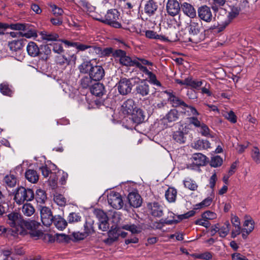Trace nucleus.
I'll list each match as a JSON object with an SVG mask.
<instances>
[{
  "label": "nucleus",
  "instance_id": "f257e3e1",
  "mask_svg": "<svg viewBox=\"0 0 260 260\" xmlns=\"http://www.w3.org/2000/svg\"><path fill=\"white\" fill-rule=\"evenodd\" d=\"M114 55L119 58V62L121 64L127 67H136L140 69L142 65H153L152 62L144 58H136L132 59L126 55V52L123 50H115Z\"/></svg>",
  "mask_w": 260,
  "mask_h": 260
},
{
  "label": "nucleus",
  "instance_id": "f03ea898",
  "mask_svg": "<svg viewBox=\"0 0 260 260\" xmlns=\"http://www.w3.org/2000/svg\"><path fill=\"white\" fill-rule=\"evenodd\" d=\"M22 228L28 230L29 234L31 238L35 239L41 238L46 239L51 237L49 234H44L42 230L39 229L41 226L40 223L34 220H24Z\"/></svg>",
  "mask_w": 260,
  "mask_h": 260
},
{
  "label": "nucleus",
  "instance_id": "7ed1b4c3",
  "mask_svg": "<svg viewBox=\"0 0 260 260\" xmlns=\"http://www.w3.org/2000/svg\"><path fill=\"white\" fill-rule=\"evenodd\" d=\"M96 19L102 22L105 23L115 28L121 27L120 22V14L116 9L108 10L104 17H100Z\"/></svg>",
  "mask_w": 260,
  "mask_h": 260
},
{
  "label": "nucleus",
  "instance_id": "20e7f679",
  "mask_svg": "<svg viewBox=\"0 0 260 260\" xmlns=\"http://www.w3.org/2000/svg\"><path fill=\"white\" fill-rule=\"evenodd\" d=\"M14 200L18 205L22 204L25 201H30L34 198V191L30 188L23 186L17 188L14 192Z\"/></svg>",
  "mask_w": 260,
  "mask_h": 260
},
{
  "label": "nucleus",
  "instance_id": "39448f33",
  "mask_svg": "<svg viewBox=\"0 0 260 260\" xmlns=\"http://www.w3.org/2000/svg\"><path fill=\"white\" fill-rule=\"evenodd\" d=\"M94 222L93 219L91 217H87L83 225V232H74L72 234L73 237L76 240H81L93 234L95 232Z\"/></svg>",
  "mask_w": 260,
  "mask_h": 260
},
{
  "label": "nucleus",
  "instance_id": "423d86ee",
  "mask_svg": "<svg viewBox=\"0 0 260 260\" xmlns=\"http://www.w3.org/2000/svg\"><path fill=\"white\" fill-rule=\"evenodd\" d=\"M132 78H122L116 84L118 92L122 95H125L129 93L133 86Z\"/></svg>",
  "mask_w": 260,
  "mask_h": 260
},
{
  "label": "nucleus",
  "instance_id": "0eeeda50",
  "mask_svg": "<svg viewBox=\"0 0 260 260\" xmlns=\"http://www.w3.org/2000/svg\"><path fill=\"white\" fill-rule=\"evenodd\" d=\"M108 202L113 208L120 209L123 206V202L119 193L111 191L107 196Z\"/></svg>",
  "mask_w": 260,
  "mask_h": 260
},
{
  "label": "nucleus",
  "instance_id": "6e6552de",
  "mask_svg": "<svg viewBox=\"0 0 260 260\" xmlns=\"http://www.w3.org/2000/svg\"><path fill=\"white\" fill-rule=\"evenodd\" d=\"M41 218L43 224L46 226H50L54 218L51 209L47 207H42L40 209Z\"/></svg>",
  "mask_w": 260,
  "mask_h": 260
},
{
  "label": "nucleus",
  "instance_id": "1a4fd4ad",
  "mask_svg": "<svg viewBox=\"0 0 260 260\" xmlns=\"http://www.w3.org/2000/svg\"><path fill=\"white\" fill-rule=\"evenodd\" d=\"M145 36L148 38L159 40L164 42H173L177 40L176 34H174L173 35H170L169 36L166 37L162 35H158L156 32L151 30L145 31Z\"/></svg>",
  "mask_w": 260,
  "mask_h": 260
},
{
  "label": "nucleus",
  "instance_id": "9d476101",
  "mask_svg": "<svg viewBox=\"0 0 260 260\" xmlns=\"http://www.w3.org/2000/svg\"><path fill=\"white\" fill-rule=\"evenodd\" d=\"M192 164L187 165V168L193 169V166L197 167L203 166L206 164L207 157L201 153H194L191 157Z\"/></svg>",
  "mask_w": 260,
  "mask_h": 260
},
{
  "label": "nucleus",
  "instance_id": "9b49d317",
  "mask_svg": "<svg viewBox=\"0 0 260 260\" xmlns=\"http://www.w3.org/2000/svg\"><path fill=\"white\" fill-rule=\"evenodd\" d=\"M105 70L101 66H93L89 76L93 81H98L102 80L105 76Z\"/></svg>",
  "mask_w": 260,
  "mask_h": 260
},
{
  "label": "nucleus",
  "instance_id": "f8f14e48",
  "mask_svg": "<svg viewBox=\"0 0 260 260\" xmlns=\"http://www.w3.org/2000/svg\"><path fill=\"white\" fill-rule=\"evenodd\" d=\"M198 13L199 18L202 20L210 22L212 19V14L210 8L205 5L200 7L198 10Z\"/></svg>",
  "mask_w": 260,
  "mask_h": 260
},
{
  "label": "nucleus",
  "instance_id": "ddd939ff",
  "mask_svg": "<svg viewBox=\"0 0 260 260\" xmlns=\"http://www.w3.org/2000/svg\"><path fill=\"white\" fill-rule=\"evenodd\" d=\"M135 90L136 94H139L142 96H146L149 94L150 92L149 85L146 80H141L137 84Z\"/></svg>",
  "mask_w": 260,
  "mask_h": 260
},
{
  "label": "nucleus",
  "instance_id": "4468645a",
  "mask_svg": "<svg viewBox=\"0 0 260 260\" xmlns=\"http://www.w3.org/2000/svg\"><path fill=\"white\" fill-rule=\"evenodd\" d=\"M166 8L167 13L172 16L178 15L181 10V6L177 0H168Z\"/></svg>",
  "mask_w": 260,
  "mask_h": 260
},
{
  "label": "nucleus",
  "instance_id": "2eb2a0df",
  "mask_svg": "<svg viewBox=\"0 0 260 260\" xmlns=\"http://www.w3.org/2000/svg\"><path fill=\"white\" fill-rule=\"evenodd\" d=\"M147 207L150 210V213L154 217H160L164 213V207L157 202L148 204Z\"/></svg>",
  "mask_w": 260,
  "mask_h": 260
},
{
  "label": "nucleus",
  "instance_id": "dca6fc26",
  "mask_svg": "<svg viewBox=\"0 0 260 260\" xmlns=\"http://www.w3.org/2000/svg\"><path fill=\"white\" fill-rule=\"evenodd\" d=\"M8 222L11 227L15 228L17 226L22 227L24 220L21 219V215L18 213L13 212L9 214L8 215Z\"/></svg>",
  "mask_w": 260,
  "mask_h": 260
},
{
  "label": "nucleus",
  "instance_id": "f3484780",
  "mask_svg": "<svg viewBox=\"0 0 260 260\" xmlns=\"http://www.w3.org/2000/svg\"><path fill=\"white\" fill-rule=\"evenodd\" d=\"M186 126L184 127L182 126L181 127H179L177 131L173 133L172 137L176 142L179 144L185 143L186 140L185 135L188 133V132H186Z\"/></svg>",
  "mask_w": 260,
  "mask_h": 260
},
{
  "label": "nucleus",
  "instance_id": "a211bd4d",
  "mask_svg": "<svg viewBox=\"0 0 260 260\" xmlns=\"http://www.w3.org/2000/svg\"><path fill=\"white\" fill-rule=\"evenodd\" d=\"M137 108L135 101L132 99H128L123 103L121 110L124 114L130 115Z\"/></svg>",
  "mask_w": 260,
  "mask_h": 260
},
{
  "label": "nucleus",
  "instance_id": "6ab92c4d",
  "mask_svg": "<svg viewBox=\"0 0 260 260\" xmlns=\"http://www.w3.org/2000/svg\"><path fill=\"white\" fill-rule=\"evenodd\" d=\"M130 115L131 116V119L135 123L140 124L145 121V112L139 108H137Z\"/></svg>",
  "mask_w": 260,
  "mask_h": 260
},
{
  "label": "nucleus",
  "instance_id": "aec40b11",
  "mask_svg": "<svg viewBox=\"0 0 260 260\" xmlns=\"http://www.w3.org/2000/svg\"><path fill=\"white\" fill-rule=\"evenodd\" d=\"M129 205L134 207L138 208L142 203V199L139 194L136 192H130L127 197Z\"/></svg>",
  "mask_w": 260,
  "mask_h": 260
},
{
  "label": "nucleus",
  "instance_id": "412c9836",
  "mask_svg": "<svg viewBox=\"0 0 260 260\" xmlns=\"http://www.w3.org/2000/svg\"><path fill=\"white\" fill-rule=\"evenodd\" d=\"M181 10L183 13L190 18L196 17L197 13L194 8L190 4L184 2L181 4Z\"/></svg>",
  "mask_w": 260,
  "mask_h": 260
},
{
  "label": "nucleus",
  "instance_id": "4be33fe9",
  "mask_svg": "<svg viewBox=\"0 0 260 260\" xmlns=\"http://www.w3.org/2000/svg\"><path fill=\"white\" fill-rule=\"evenodd\" d=\"M158 8V5L153 0L148 1L144 6V14L148 16L154 15Z\"/></svg>",
  "mask_w": 260,
  "mask_h": 260
},
{
  "label": "nucleus",
  "instance_id": "5701e85b",
  "mask_svg": "<svg viewBox=\"0 0 260 260\" xmlns=\"http://www.w3.org/2000/svg\"><path fill=\"white\" fill-rule=\"evenodd\" d=\"M170 217L173 218V219L170 220L168 218L161 219L160 220V223L162 224L171 225L173 224H176L184 219H187L185 213L181 215H179L177 216V219H175V214L171 212L170 213Z\"/></svg>",
  "mask_w": 260,
  "mask_h": 260
},
{
  "label": "nucleus",
  "instance_id": "b1692460",
  "mask_svg": "<svg viewBox=\"0 0 260 260\" xmlns=\"http://www.w3.org/2000/svg\"><path fill=\"white\" fill-rule=\"evenodd\" d=\"M167 93L169 95L168 100L172 104L173 107H181L182 109H184V107L187 106V104L184 101L176 96L172 92H167Z\"/></svg>",
  "mask_w": 260,
  "mask_h": 260
},
{
  "label": "nucleus",
  "instance_id": "393cba45",
  "mask_svg": "<svg viewBox=\"0 0 260 260\" xmlns=\"http://www.w3.org/2000/svg\"><path fill=\"white\" fill-rule=\"evenodd\" d=\"M187 28L190 35L195 36L200 32L202 29V24L194 21H190L187 26Z\"/></svg>",
  "mask_w": 260,
  "mask_h": 260
},
{
  "label": "nucleus",
  "instance_id": "a878e982",
  "mask_svg": "<svg viewBox=\"0 0 260 260\" xmlns=\"http://www.w3.org/2000/svg\"><path fill=\"white\" fill-rule=\"evenodd\" d=\"M140 70L148 76L149 82L151 84L158 87H160L161 86L160 82L157 80L155 75L152 72L149 71L146 67L142 65V67H141Z\"/></svg>",
  "mask_w": 260,
  "mask_h": 260
},
{
  "label": "nucleus",
  "instance_id": "bb28decb",
  "mask_svg": "<svg viewBox=\"0 0 260 260\" xmlns=\"http://www.w3.org/2000/svg\"><path fill=\"white\" fill-rule=\"evenodd\" d=\"M179 114L177 110L173 109L170 110L164 116L163 120L164 121L169 123L175 122L179 119Z\"/></svg>",
  "mask_w": 260,
  "mask_h": 260
},
{
  "label": "nucleus",
  "instance_id": "cd10ccee",
  "mask_svg": "<svg viewBox=\"0 0 260 260\" xmlns=\"http://www.w3.org/2000/svg\"><path fill=\"white\" fill-rule=\"evenodd\" d=\"M76 59V57L74 53H66L65 55L62 56L61 57H58V61L60 64L69 65L72 61L75 62Z\"/></svg>",
  "mask_w": 260,
  "mask_h": 260
},
{
  "label": "nucleus",
  "instance_id": "c85d7f7f",
  "mask_svg": "<svg viewBox=\"0 0 260 260\" xmlns=\"http://www.w3.org/2000/svg\"><path fill=\"white\" fill-rule=\"evenodd\" d=\"M105 87L102 83H96L93 85L90 88L91 93L97 96L103 95L105 93Z\"/></svg>",
  "mask_w": 260,
  "mask_h": 260
},
{
  "label": "nucleus",
  "instance_id": "c756f323",
  "mask_svg": "<svg viewBox=\"0 0 260 260\" xmlns=\"http://www.w3.org/2000/svg\"><path fill=\"white\" fill-rule=\"evenodd\" d=\"M59 42H61L64 45V47L66 48H75L76 49H88L90 46L83 45L79 42L70 41L66 40H59Z\"/></svg>",
  "mask_w": 260,
  "mask_h": 260
},
{
  "label": "nucleus",
  "instance_id": "7c9ffc66",
  "mask_svg": "<svg viewBox=\"0 0 260 260\" xmlns=\"http://www.w3.org/2000/svg\"><path fill=\"white\" fill-rule=\"evenodd\" d=\"M52 223L58 230L62 231L67 226V221L60 215L54 216Z\"/></svg>",
  "mask_w": 260,
  "mask_h": 260
},
{
  "label": "nucleus",
  "instance_id": "2f4dec72",
  "mask_svg": "<svg viewBox=\"0 0 260 260\" xmlns=\"http://www.w3.org/2000/svg\"><path fill=\"white\" fill-rule=\"evenodd\" d=\"M25 177L28 181L32 183H37L39 178V175L37 172L32 169H28L26 171L25 173Z\"/></svg>",
  "mask_w": 260,
  "mask_h": 260
},
{
  "label": "nucleus",
  "instance_id": "473e14b6",
  "mask_svg": "<svg viewBox=\"0 0 260 260\" xmlns=\"http://www.w3.org/2000/svg\"><path fill=\"white\" fill-rule=\"evenodd\" d=\"M210 145L207 140L199 139L194 142L192 147L196 149L201 150L210 148Z\"/></svg>",
  "mask_w": 260,
  "mask_h": 260
},
{
  "label": "nucleus",
  "instance_id": "72a5a7b5",
  "mask_svg": "<svg viewBox=\"0 0 260 260\" xmlns=\"http://www.w3.org/2000/svg\"><path fill=\"white\" fill-rule=\"evenodd\" d=\"M0 92L4 95L12 96L13 94L12 86L7 82L0 84Z\"/></svg>",
  "mask_w": 260,
  "mask_h": 260
},
{
  "label": "nucleus",
  "instance_id": "f704fd0d",
  "mask_svg": "<svg viewBox=\"0 0 260 260\" xmlns=\"http://www.w3.org/2000/svg\"><path fill=\"white\" fill-rule=\"evenodd\" d=\"M245 227L247 226V228H244L242 230V236L243 239H246L247 235L252 232L254 229L253 221L251 220H245L244 223Z\"/></svg>",
  "mask_w": 260,
  "mask_h": 260
},
{
  "label": "nucleus",
  "instance_id": "c9c22d12",
  "mask_svg": "<svg viewBox=\"0 0 260 260\" xmlns=\"http://www.w3.org/2000/svg\"><path fill=\"white\" fill-rule=\"evenodd\" d=\"M39 35L41 38L47 41H52L56 40L58 38V35L56 33H50L46 31H41L39 32Z\"/></svg>",
  "mask_w": 260,
  "mask_h": 260
},
{
  "label": "nucleus",
  "instance_id": "e433bc0d",
  "mask_svg": "<svg viewBox=\"0 0 260 260\" xmlns=\"http://www.w3.org/2000/svg\"><path fill=\"white\" fill-rule=\"evenodd\" d=\"M177 191L173 187H169L165 193V197L170 203L175 202L176 199Z\"/></svg>",
  "mask_w": 260,
  "mask_h": 260
},
{
  "label": "nucleus",
  "instance_id": "4c0bfd02",
  "mask_svg": "<svg viewBox=\"0 0 260 260\" xmlns=\"http://www.w3.org/2000/svg\"><path fill=\"white\" fill-rule=\"evenodd\" d=\"M4 182L9 187H14L17 183V178L14 174L10 173L4 178Z\"/></svg>",
  "mask_w": 260,
  "mask_h": 260
},
{
  "label": "nucleus",
  "instance_id": "58836bf2",
  "mask_svg": "<svg viewBox=\"0 0 260 260\" xmlns=\"http://www.w3.org/2000/svg\"><path fill=\"white\" fill-rule=\"evenodd\" d=\"M26 44V40H15L9 42L8 46L10 49H21L23 48Z\"/></svg>",
  "mask_w": 260,
  "mask_h": 260
},
{
  "label": "nucleus",
  "instance_id": "ea45409f",
  "mask_svg": "<svg viewBox=\"0 0 260 260\" xmlns=\"http://www.w3.org/2000/svg\"><path fill=\"white\" fill-rule=\"evenodd\" d=\"M93 66L90 61H86L81 63L78 68L81 73L88 74L89 75Z\"/></svg>",
  "mask_w": 260,
  "mask_h": 260
},
{
  "label": "nucleus",
  "instance_id": "a19ab883",
  "mask_svg": "<svg viewBox=\"0 0 260 260\" xmlns=\"http://www.w3.org/2000/svg\"><path fill=\"white\" fill-rule=\"evenodd\" d=\"M47 200L45 191L41 189H38L36 192V200L38 203L44 204Z\"/></svg>",
  "mask_w": 260,
  "mask_h": 260
},
{
  "label": "nucleus",
  "instance_id": "79ce46f5",
  "mask_svg": "<svg viewBox=\"0 0 260 260\" xmlns=\"http://www.w3.org/2000/svg\"><path fill=\"white\" fill-rule=\"evenodd\" d=\"M122 229L129 231L133 234H138L141 232V228L139 225L134 224H127L123 225Z\"/></svg>",
  "mask_w": 260,
  "mask_h": 260
},
{
  "label": "nucleus",
  "instance_id": "37998d69",
  "mask_svg": "<svg viewBox=\"0 0 260 260\" xmlns=\"http://www.w3.org/2000/svg\"><path fill=\"white\" fill-rule=\"evenodd\" d=\"M35 211L34 207L30 203H26L22 206V212L25 216H30L35 213Z\"/></svg>",
  "mask_w": 260,
  "mask_h": 260
},
{
  "label": "nucleus",
  "instance_id": "c03bdc74",
  "mask_svg": "<svg viewBox=\"0 0 260 260\" xmlns=\"http://www.w3.org/2000/svg\"><path fill=\"white\" fill-rule=\"evenodd\" d=\"M230 222L227 221L224 223L223 226L221 227L219 226L218 234L219 236L224 238L228 235L230 231Z\"/></svg>",
  "mask_w": 260,
  "mask_h": 260
},
{
  "label": "nucleus",
  "instance_id": "a18cd8bd",
  "mask_svg": "<svg viewBox=\"0 0 260 260\" xmlns=\"http://www.w3.org/2000/svg\"><path fill=\"white\" fill-rule=\"evenodd\" d=\"M239 13V11L237 8H233L232 9L231 12H230L228 14V20L225 21L224 22V25L223 28H225L229 23L231 20L235 18Z\"/></svg>",
  "mask_w": 260,
  "mask_h": 260
},
{
  "label": "nucleus",
  "instance_id": "49530a36",
  "mask_svg": "<svg viewBox=\"0 0 260 260\" xmlns=\"http://www.w3.org/2000/svg\"><path fill=\"white\" fill-rule=\"evenodd\" d=\"M108 236V238L104 240V242L106 244L110 245L118 240V236L114 231H109Z\"/></svg>",
  "mask_w": 260,
  "mask_h": 260
},
{
  "label": "nucleus",
  "instance_id": "de8ad7c7",
  "mask_svg": "<svg viewBox=\"0 0 260 260\" xmlns=\"http://www.w3.org/2000/svg\"><path fill=\"white\" fill-rule=\"evenodd\" d=\"M226 2V0H212L211 6L214 12H217L219 8L223 7Z\"/></svg>",
  "mask_w": 260,
  "mask_h": 260
},
{
  "label": "nucleus",
  "instance_id": "09e8293b",
  "mask_svg": "<svg viewBox=\"0 0 260 260\" xmlns=\"http://www.w3.org/2000/svg\"><path fill=\"white\" fill-rule=\"evenodd\" d=\"M92 78L90 76H85L82 78L80 80V85L83 88H87L88 87L92 86Z\"/></svg>",
  "mask_w": 260,
  "mask_h": 260
},
{
  "label": "nucleus",
  "instance_id": "8fccbe9b",
  "mask_svg": "<svg viewBox=\"0 0 260 260\" xmlns=\"http://www.w3.org/2000/svg\"><path fill=\"white\" fill-rule=\"evenodd\" d=\"M222 163V158L220 156L216 155L211 157L210 161V165L212 167L217 168L221 166Z\"/></svg>",
  "mask_w": 260,
  "mask_h": 260
},
{
  "label": "nucleus",
  "instance_id": "3c124183",
  "mask_svg": "<svg viewBox=\"0 0 260 260\" xmlns=\"http://www.w3.org/2000/svg\"><path fill=\"white\" fill-rule=\"evenodd\" d=\"M99 222L108 220V217L105 212L99 209H95L93 212Z\"/></svg>",
  "mask_w": 260,
  "mask_h": 260
},
{
  "label": "nucleus",
  "instance_id": "603ef678",
  "mask_svg": "<svg viewBox=\"0 0 260 260\" xmlns=\"http://www.w3.org/2000/svg\"><path fill=\"white\" fill-rule=\"evenodd\" d=\"M189 125H192L194 126L195 128H199L201 126L202 123L203 122L200 120L197 117V116H191L187 118Z\"/></svg>",
  "mask_w": 260,
  "mask_h": 260
},
{
  "label": "nucleus",
  "instance_id": "864d4df0",
  "mask_svg": "<svg viewBox=\"0 0 260 260\" xmlns=\"http://www.w3.org/2000/svg\"><path fill=\"white\" fill-rule=\"evenodd\" d=\"M212 202L211 198L208 197L204 199L201 203L197 204L195 205V209H201L203 207H208L210 206Z\"/></svg>",
  "mask_w": 260,
  "mask_h": 260
},
{
  "label": "nucleus",
  "instance_id": "5fc2aeb1",
  "mask_svg": "<svg viewBox=\"0 0 260 260\" xmlns=\"http://www.w3.org/2000/svg\"><path fill=\"white\" fill-rule=\"evenodd\" d=\"M81 217L79 213L72 212L70 213L68 217L69 223L77 222L81 220Z\"/></svg>",
  "mask_w": 260,
  "mask_h": 260
},
{
  "label": "nucleus",
  "instance_id": "6e6d98bb",
  "mask_svg": "<svg viewBox=\"0 0 260 260\" xmlns=\"http://www.w3.org/2000/svg\"><path fill=\"white\" fill-rule=\"evenodd\" d=\"M184 185L185 187L191 190H196L198 187V185L196 182L191 179H188L184 181Z\"/></svg>",
  "mask_w": 260,
  "mask_h": 260
},
{
  "label": "nucleus",
  "instance_id": "4d7b16f0",
  "mask_svg": "<svg viewBox=\"0 0 260 260\" xmlns=\"http://www.w3.org/2000/svg\"><path fill=\"white\" fill-rule=\"evenodd\" d=\"M251 157L257 164L260 162V152L257 147H254L251 151Z\"/></svg>",
  "mask_w": 260,
  "mask_h": 260
},
{
  "label": "nucleus",
  "instance_id": "13d9d810",
  "mask_svg": "<svg viewBox=\"0 0 260 260\" xmlns=\"http://www.w3.org/2000/svg\"><path fill=\"white\" fill-rule=\"evenodd\" d=\"M54 201L60 206H64L66 204V199L60 194L54 196Z\"/></svg>",
  "mask_w": 260,
  "mask_h": 260
},
{
  "label": "nucleus",
  "instance_id": "bf43d9fd",
  "mask_svg": "<svg viewBox=\"0 0 260 260\" xmlns=\"http://www.w3.org/2000/svg\"><path fill=\"white\" fill-rule=\"evenodd\" d=\"M224 116L229 121L233 123H235L237 122V116L233 111L226 112L224 114Z\"/></svg>",
  "mask_w": 260,
  "mask_h": 260
},
{
  "label": "nucleus",
  "instance_id": "052dcab7",
  "mask_svg": "<svg viewBox=\"0 0 260 260\" xmlns=\"http://www.w3.org/2000/svg\"><path fill=\"white\" fill-rule=\"evenodd\" d=\"M200 132L202 134V136L208 137L210 135V129L208 126L204 122L202 123L201 126L199 127Z\"/></svg>",
  "mask_w": 260,
  "mask_h": 260
},
{
  "label": "nucleus",
  "instance_id": "680f3d73",
  "mask_svg": "<svg viewBox=\"0 0 260 260\" xmlns=\"http://www.w3.org/2000/svg\"><path fill=\"white\" fill-rule=\"evenodd\" d=\"M12 251L4 249L2 250V253L5 256L4 260H15L13 255H12Z\"/></svg>",
  "mask_w": 260,
  "mask_h": 260
},
{
  "label": "nucleus",
  "instance_id": "e2e57ef3",
  "mask_svg": "<svg viewBox=\"0 0 260 260\" xmlns=\"http://www.w3.org/2000/svg\"><path fill=\"white\" fill-rule=\"evenodd\" d=\"M9 209V205L7 203L3 202L0 203V217L7 213Z\"/></svg>",
  "mask_w": 260,
  "mask_h": 260
},
{
  "label": "nucleus",
  "instance_id": "0e129e2a",
  "mask_svg": "<svg viewBox=\"0 0 260 260\" xmlns=\"http://www.w3.org/2000/svg\"><path fill=\"white\" fill-rule=\"evenodd\" d=\"M202 217L204 219H207V220H211L215 218L216 217V214L214 213L213 212L207 211L205 212L202 214Z\"/></svg>",
  "mask_w": 260,
  "mask_h": 260
},
{
  "label": "nucleus",
  "instance_id": "69168bd1",
  "mask_svg": "<svg viewBox=\"0 0 260 260\" xmlns=\"http://www.w3.org/2000/svg\"><path fill=\"white\" fill-rule=\"evenodd\" d=\"M82 6L84 10L86 11V12H92L95 9L94 7L92 6L90 4L85 1H83L82 2Z\"/></svg>",
  "mask_w": 260,
  "mask_h": 260
},
{
  "label": "nucleus",
  "instance_id": "338daca9",
  "mask_svg": "<svg viewBox=\"0 0 260 260\" xmlns=\"http://www.w3.org/2000/svg\"><path fill=\"white\" fill-rule=\"evenodd\" d=\"M10 28L13 30H24L25 29V26L21 23L11 24L10 25Z\"/></svg>",
  "mask_w": 260,
  "mask_h": 260
},
{
  "label": "nucleus",
  "instance_id": "774afa93",
  "mask_svg": "<svg viewBox=\"0 0 260 260\" xmlns=\"http://www.w3.org/2000/svg\"><path fill=\"white\" fill-rule=\"evenodd\" d=\"M52 8V11L53 14L56 16H60L63 14V10L60 8L57 7L56 5H52L51 6Z\"/></svg>",
  "mask_w": 260,
  "mask_h": 260
}]
</instances>
